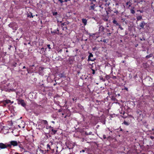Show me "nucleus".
<instances>
[{"label": "nucleus", "mask_w": 154, "mask_h": 154, "mask_svg": "<svg viewBox=\"0 0 154 154\" xmlns=\"http://www.w3.org/2000/svg\"><path fill=\"white\" fill-rule=\"evenodd\" d=\"M15 154H19L17 152H16L15 153Z\"/></svg>", "instance_id": "64"}, {"label": "nucleus", "mask_w": 154, "mask_h": 154, "mask_svg": "<svg viewBox=\"0 0 154 154\" xmlns=\"http://www.w3.org/2000/svg\"><path fill=\"white\" fill-rule=\"evenodd\" d=\"M141 116H138V117L137 118V119H140V120L141 121L142 120V119L141 118Z\"/></svg>", "instance_id": "47"}, {"label": "nucleus", "mask_w": 154, "mask_h": 154, "mask_svg": "<svg viewBox=\"0 0 154 154\" xmlns=\"http://www.w3.org/2000/svg\"><path fill=\"white\" fill-rule=\"evenodd\" d=\"M57 14V12H54L53 13V14L54 16L56 15Z\"/></svg>", "instance_id": "33"}, {"label": "nucleus", "mask_w": 154, "mask_h": 154, "mask_svg": "<svg viewBox=\"0 0 154 154\" xmlns=\"http://www.w3.org/2000/svg\"><path fill=\"white\" fill-rule=\"evenodd\" d=\"M122 116V117H123L124 119H125V118H126L127 117V116H125H125Z\"/></svg>", "instance_id": "60"}, {"label": "nucleus", "mask_w": 154, "mask_h": 154, "mask_svg": "<svg viewBox=\"0 0 154 154\" xmlns=\"http://www.w3.org/2000/svg\"><path fill=\"white\" fill-rule=\"evenodd\" d=\"M85 134L86 135H94V134H92V132H90L89 133H88L86 132H85Z\"/></svg>", "instance_id": "22"}, {"label": "nucleus", "mask_w": 154, "mask_h": 154, "mask_svg": "<svg viewBox=\"0 0 154 154\" xmlns=\"http://www.w3.org/2000/svg\"><path fill=\"white\" fill-rule=\"evenodd\" d=\"M72 100L73 101H76L77 99L75 98V97L73 98L72 99Z\"/></svg>", "instance_id": "41"}, {"label": "nucleus", "mask_w": 154, "mask_h": 154, "mask_svg": "<svg viewBox=\"0 0 154 154\" xmlns=\"http://www.w3.org/2000/svg\"><path fill=\"white\" fill-rule=\"evenodd\" d=\"M8 147V146H7V145H6L3 143H0V148L4 149L7 148Z\"/></svg>", "instance_id": "8"}, {"label": "nucleus", "mask_w": 154, "mask_h": 154, "mask_svg": "<svg viewBox=\"0 0 154 154\" xmlns=\"http://www.w3.org/2000/svg\"><path fill=\"white\" fill-rule=\"evenodd\" d=\"M47 146L48 148H49V149H51V148L50 145L49 144H48Z\"/></svg>", "instance_id": "40"}, {"label": "nucleus", "mask_w": 154, "mask_h": 154, "mask_svg": "<svg viewBox=\"0 0 154 154\" xmlns=\"http://www.w3.org/2000/svg\"><path fill=\"white\" fill-rule=\"evenodd\" d=\"M15 25V23H11L8 25V26L9 27L13 28L14 26Z\"/></svg>", "instance_id": "15"}, {"label": "nucleus", "mask_w": 154, "mask_h": 154, "mask_svg": "<svg viewBox=\"0 0 154 154\" xmlns=\"http://www.w3.org/2000/svg\"><path fill=\"white\" fill-rule=\"evenodd\" d=\"M99 7L100 8L102 9H103V7L102 6V5H100L99 6Z\"/></svg>", "instance_id": "48"}, {"label": "nucleus", "mask_w": 154, "mask_h": 154, "mask_svg": "<svg viewBox=\"0 0 154 154\" xmlns=\"http://www.w3.org/2000/svg\"><path fill=\"white\" fill-rule=\"evenodd\" d=\"M103 138L104 139H106V136L105 134H103Z\"/></svg>", "instance_id": "39"}, {"label": "nucleus", "mask_w": 154, "mask_h": 154, "mask_svg": "<svg viewBox=\"0 0 154 154\" xmlns=\"http://www.w3.org/2000/svg\"><path fill=\"white\" fill-rule=\"evenodd\" d=\"M10 85V84L9 83L8 85H5L3 88V90L6 92H8L11 91H14V89L11 88Z\"/></svg>", "instance_id": "2"}, {"label": "nucleus", "mask_w": 154, "mask_h": 154, "mask_svg": "<svg viewBox=\"0 0 154 154\" xmlns=\"http://www.w3.org/2000/svg\"><path fill=\"white\" fill-rule=\"evenodd\" d=\"M33 66H34V65H30L29 66V69L32 70V71H33V70H32V69H33Z\"/></svg>", "instance_id": "26"}, {"label": "nucleus", "mask_w": 154, "mask_h": 154, "mask_svg": "<svg viewBox=\"0 0 154 154\" xmlns=\"http://www.w3.org/2000/svg\"><path fill=\"white\" fill-rule=\"evenodd\" d=\"M103 42H106V39H103Z\"/></svg>", "instance_id": "49"}, {"label": "nucleus", "mask_w": 154, "mask_h": 154, "mask_svg": "<svg viewBox=\"0 0 154 154\" xmlns=\"http://www.w3.org/2000/svg\"><path fill=\"white\" fill-rule=\"evenodd\" d=\"M146 25V23H145L144 21H142L139 24V26L140 27V29H144V26Z\"/></svg>", "instance_id": "7"}, {"label": "nucleus", "mask_w": 154, "mask_h": 154, "mask_svg": "<svg viewBox=\"0 0 154 154\" xmlns=\"http://www.w3.org/2000/svg\"><path fill=\"white\" fill-rule=\"evenodd\" d=\"M28 17H30L33 18V16L32 15V13H31L28 16Z\"/></svg>", "instance_id": "34"}, {"label": "nucleus", "mask_w": 154, "mask_h": 154, "mask_svg": "<svg viewBox=\"0 0 154 154\" xmlns=\"http://www.w3.org/2000/svg\"><path fill=\"white\" fill-rule=\"evenodd\" d=\"M66 145L69 149H72L75 145V143L72 141H67L66 142Z\"/></svg>", "instance_id": "1"}, {"label": "nucleus", "mask_w": 154, "mask_h": 154, "mask_svg": "<svg viewBox=\"0 0 154 154\" xmlns=\"http://www.w3.org/2000/svg\"><path fill=\"white\" fill-rule=\"evenodd\" d=\"M47 48H46L45 49L43 48H41L40 51V53L41 54H45V51L46 50Z\"/></svg>", "instance_id": "11"}, {"label": "nucleus", "mask_w": 154, "mask_h": 154, "mask_svg": "<svg viewBox=\"0 0 154 154\" xmlns=\"http://www.w3.org/2000/svg\"><path fill=\"white\" fill-rule=\"evenodd\" d=\"M95 5V4H93V5L90 6V7H89V10H94V9Z\"/></svg>", "instance_id": "18"}, {"label": "nucleus", "mask_w": 154, "mask_h": 154, "mask_svg": "<svg viewBox=\"0 0 154 154\" xmlns=\"http://www.w3.org/2000/svg\"><path fill=\"white\" fill-rule=\"evenodd\" d=\"M118 26H119V28H120L121 30L123 29V28L122 27H121V26L120 24Z\"/></svg>", "instance_id": "42"}, {"label": "nucleus", "mask_w": 154, "mask_h": 154, "mask_svg": "<svg viewBox=\"0 0 154 154\" xmlns=\"http://www.w3.org/2000/svg\"><path fill=\"white\" fill-rule=\"evenodd\" d=\"M78 106L79 108L81 110H83L84 109V107L79 103H78Z\"/></svg>", "instance_id": "14"}, {"label": "nucleus", "mask_w": 154, "mask_h": 154, "mask_svg": "<svg viewBox=\"0 0 154 154\" xmlns=\"http://www.w3.org/2000/svg\"><path fill=\"white\" fill-rule=\"evenodd\" d=\"M44 151L41 149H38L37 150L36 154H43Z\"/></svg>", "instance_id": "10"}, {"label": "nucleus", "mask_w": 154, "mask_h": 154, "mask_svg": "<svg viewBox=\"0 0 154 154\" xmlns=\"http://www.w3.org/2000/svg\"><path fill=\"white\" fill-rule=\"evenodd\" d=\"M93 64V63H92V64H90L89 65H90V68L91 69H92V68L93 67V66L92 65Z\"/></svg>", "instance_id": "37"}, {"label": "nucleus", "mask_w": 154, "mask_h": 154, "mask_svg": "<svg viewBox=\"0 0 154 154\" xmlns=\"http://www.w3.org/2000/svg\"><path fill=\"white\" fill-rule=\"evenodd\" d=\"M107 32H110V30L109 29H107Z\"/></svg>", "instance_id": "56"}, {"label": "nucleus", "mask_w": 154, "mask_h": 154, "mask_svg": "<svg viewBox=\"0 0 154 154\" xmlns=\"http://www.w3.org/2000/svg\"><path fill=\"white\" fill-rule=\"evenodd\" d=\"M64 25H65V24H64V23H63L62 24H61V25H62L63 26H64Z\"/></svg>", "instance_id": "61"}, {"label": "nucleus", "mask_w": 154, "mask_h": 154, "mask_svg": "<svg viewBox=\"0 0 154 154\" xmlns=\"http://www.w3.org/2000/svg\"><path fill=\"white\" fill-rule=\"evenodd\" d=\"M112 23L114 24V26H118L119 25V23H118L117 21L115 19L114 20L112 21Z\"/></svg>", "instance_id": "12"}, {"label": "nucleus", "mask_w": 154, "mask_h": 154, "mask_svg": "<svg viewBox=\"0 0 154 154\" xmlns=\"http://www.w3.org/2000/svg\"><path fill=\"white\" fill-rule=\"evenodd\" d=\"M112 11H113L114 13H116L117 14H118L119 13V12L118 11V10H116V8L113 9V10H112Z\"/></svg>", "instance_id": "17"}, {"label": "nucleus", "mask_w": 154, "mask_h": 154, "mask_svg": "<svg viewBox=\"0 0 154 154\" xmlns=\"http://www.w3.org/2000/svg\"><path fill=\"white\" fill-rule=\"evenodd\" d=\"M14 103L13 101H11V102H10V103H11V104H12V103Z\"/></svg>", "instance_id": "59"}, {"label": "nucleus", "mask_w": 154, "mask_h": 154, "mask_svg": "<svg viewBox=\"0 0 154 154\" xmlns=\"http://www.w3.org/2000/svg\"><path fill=\"white\" fill-rule=\"evenodd\" d=\"M62 111V110L61 109H60L58 110V112H60Z\"/></svg>", "instance_id": "58"}, {"label": "nucleus", "mask_w": 154, "mask_h": 154, "mask_svg": "<svg viewBox=\"0 0 154 154\" xmlns=\"http://www.w3.org/2000/svg\"><path fill=\"white\" fill-rule=\"evenodd\" d=\"M91 70L92 71V74H94L95 73V70L93 69H92Z\"/></svg>", "instance_id": "32"}, {"label": "nucleus", "mask_w": 154, "mask_h": 154, "mask_svg": "<svg viewBox=\"0 0 154 154\" xmlns=\"http://www.w3.org/2000/svg\"><path fill=\"white\" fill-rule=\"evenodd\" d=\"M106 3L105 4V5L106 7H107L109 6V5L110 4V3L109 1L108 2L107 0H106Z\"/></svg>", "instance_id": "20"}, {"label": "nucleus", "mask_w": 154, "mask_h": 154, "mask_svg": "<svg viewBox=\"0 0 154 154\" xmlns=\"http://www.w3.org/2000/svg\"><path fill=\"white\" fill-rule=\"evenodd\" d=\"M105 29L104 27L102 25L100 26L99 29V33H100L103 32Z\"/></svg>", "instance_id": "9"}, {"label": "nucleus", "mask_w": 154, "mask_h": 154, "mask_svg": "<svg viewBox=\"0 0 154 154\" xmlns=\"http://www.w3.org/2000/svg\"><path fill=\"white\" fill-rule=\"evenodd\" d=\"M70 0H64V2H67L68 1H70Z\"/></svg>", "instance_id": "55"}, {"label": "nucleus", "mask_w": 154, "mask_h": 154, "mask_svg": "<svg viewBox=\"0 0 154 154\" xmlns=\"http://www.w3.org/2000/svg\"><path fill=\"white\" fill-rule=\"evenodd\" d=\"M48 128L49 129V131L50 132H52L51 134H55L57 132V130L54 129L53 128L51 127V126L48 127Z\"/></svg>", "instance_id": "5"}, {"label": "nucleus", "mask_w": 154, "mask_h": 154, "mask_svg": "<svg viewBox=\"0 0 154 154\" xmlns=\"http://www.w3.org/2000/svg\"><path fill=\"white\" fill-rule=\"evenodd\" d=\"M4 102L6 104H8L10 103V102H11V101L9 100H4Z\"/></svg>", "instance_id": "21"}, {"label": "nucleus", "mask_w": 154, "mask_h": 154, "mask_svg": "<svg viewBox=\"0 0 154 154\" xmlns=\"http://www.w3.org/2000/svg\"><path fill=\"white\" fill-rule=\"evenodd\" d=\"M42 123L45 125H46L48 124V122L46 120H42Z\"/></svg>", "instance_id": "24"}, {"label": "nucleus", "mask_w": 154, "mask_h": 154, "mask_svg": "<svg viewBox=\"0 0 154 154\" xmlns=\"http://www.w3.org/2000/svg\"><path fill=\"white\" fill-rule=\"evenodd\" d=\"M124 90H125L128 91V88H127L125 87L124 88Z\"/></svg>", "instance_id": "52"}, {"label": "nucleus", "mask_w": 154, "mask_h": 154, "mask_svg": "<svg viewBox=\"0 0 154 154\" xmlns=\"http://www.w3.org/2000/svg\"><path fill=\"white\" fill-rule=\"evenodd\" d=\"M150 138L152 140H153L154 139V137L153 136H151L150 137Z\"/></svg>", "instance_id": "43"}, {"label": "nucleus", "mask_w": 154, "mask_h": 154, "mask_svg": "<svg viewBox=\"0 0 154 154\" xmlns=\"http://www.w3.org/2000/svg\"><path fill=\"white\" fill-rule=\"evenodd\" d=\"M143 1L142 0H140L139 1H138V2H137V3H140V2H142Z\"/></svg>", "instance_id": "50"}, {"label": "nucleus", "mask_w": 154, "mask_h": 154, "mask_svg": "<svg viewBox=\"0 0 154 154\" xmlns=\"http://www.w3.org/2000/svg\"><path fill=\"white\" fill-rule=\"evenodd\" d=\"M60 2V3H63V2H64V1L62 0H58Z\"/></svg>", "instance_id": "44"}, {"label": "nucleus", "mask_w": 154, "mask_h": 154, "mask_svg": "<svg viewBox=\"0 0 154 154\" xmlns=\"http://www.w3.org/2000/svg\"><path fill=\"white\" fill-rule=\"evenodd\" d=\"M123 124L126 125H129L128 123L126 122V121H124L123 122Z\"/></svg>", "instance_id": "28"}, {"label": "nucleus", "mask_w": 154, "mask_h": 154, "mask_svg": "<svg viewBox=\"0 0 154 154\" xmlns=\"http://www.w3.org/2000/svg\"><path fill=\"white\" fill-rule=\"evenodd\" d=\"M112 78L114 79H116V76H113Z\"/></svg>", "instance_id": "45"}, {"label": "nucleus", "mask_w": 154, "mask_h": 154, "mask_svg": "<svg viewBox=\"0 0 154 154\" xmlns=\"http://www.w3.org/2000/svg\"><path fill=\"white\" fill-rule=\"evenodd\" d=\"M25 68H26V69H27V71L28 72V73H29V69H28V68H26L25 66H24L23 67V69H25Z\"/></svg>", "instance_id": "30"}, {"label": "nucleus", "mask_w": 154, "mask_h": 154, "mask_svg": "<svg viewBox=\"0 0 154 154\" xmlns=\"http://www.w3.org/2000/svg\"><path fill=\"white\" fill-rule=\"evenodd\" d=\"M88 149L87 148H85L84 149H82V151H80V152H85L86 150H87Z\"/></svg>", "instance_id": "27"}, {"label": "nucleus", "mask_w": 154, "mask_h": 154, "mask_svg": "<svg viewBox=\"0 0 154 154\" xmlns=\"http://www.w3.org/2000/svg\"><path fill=\"white\" fill-rule=\"evenodd\" d=\"M16 64H17V63H15L14 64H13V65L14 66H16Z\"/></svg>", "instance_id": "54"}, {"label": "nucleus", "mask_w": 154, "mask_h": 154, "mask_svg": "<svg viewBox=\"0 0 154 154\" xmlns=\"http://www.w3.org/2000/svg\"><path fill=\"white\" fill-rule=\"evenodd\" d=\"M65 28L66 29H67V27H66V26H64V27H63V30L64 29V28Z\"/></svg>", "instance_id": "53"}, {"label": "nucleus", "mask_w": 154, "mask_h": 154, "mask_svg": "<svg viewBox=\"0 0 154 154\" xmlns=\"http://www.w3.org/2000/svg\"><path fill=\"white\" fill-rule=\"evenodd\" d=\"M153 54H150L149 55L146 56V59H148L149 58L152 57Z\"/></svg>", "instance_id": "23"}, {"label": "nucleus", "mask_w": 154, "mask_h": 154, "mask_svg": "<svg viewBox=\"0 0 154 154\" xmlns=\"http://www.w3.org/2000/svg\"><path fill=\"white\" fill-rule=\"evenodd\" d=\"M47 46L48 47V49H51V48L50 47V45L49 44H48L47 45Z\"/></svg>", "instance_id": "35"}, {"label": "nucleus", "mask_w": 154, "mask_h": 154, "mask_svg": "<svg viewBox=\"0 0 154 154\" xmlns=\"http://www.w3.org/2000/svg\"><path fill=\"white\" fill-rule=\"evenodd\" d=\"M18 145V143L16 141L13 140L10 142V143L7 145V146L11 148L12 146H17Z\"/></svg>", "instance_id": "4"}, {"label": "nucleus", "mask_w": 154, "mask_h": 154, "mask_svg": "<svg viewBox=\"0 0 154 154\" xmlns=\"http://www.w3.org/2000/svg\"><path fill=\"white\" fill-rule=\"evenodd\" d=\"M17 103L23 107H25L26 105L24 100L21 99L17 100Z\"/></svg>", "instance_id": "3"}, {"label": "nucleus", "mask_w": 154, "mask_h": 154, "mask_svg": "<svg viewBox=\"0 0 154 154\" xmlns=\"http://www.w3.org/2000/svg\"><path fill=\"white\" fill-rule=\"evenodd\" d=\"M137 21H139L141 20L142 19V16L141 15L138 16L137 17Z\"/></svg>", "instance_id": "19"}, {"label": "nucleus", "mask_w": 154, "mask_h": 154, "mask_svg": "<svg viewBox=\"0 0 154 154\" xmlns=\"http://www.w3.org/2000/svg\"><path fill=\"white\" fill-rule=\"evenodd\" d=\"M87 34L89 35H90V37L92 36L93 35H94L96 34L95 33H88V32H87Z\"/></svg>", "instance_id": "25"}, {"label": "nucleus", "mask_w": 154, "mask_h": 154, "mask_svg": "<svg viewBox=\"0 0 154 154\" xmlns=\"http://www.w3.org/2000/svg\"><path fill=\"white\" fill-rule=\"evenodd\" d=\"M66 52L67 53L68 52H69L67 50H66Z\"/></svg>", "instance_id": "63"}, {"label": "nucleus", "mask_w": 154, "mask_h": 154, "mask_svg": "<svg viewBox=\"0 0 154 154\" xmlns=\"http://www.w3.org/2000/svg\"><path fill=\"white\" fill-rule=\"evenodd\" d=\"M51 33L54 34H58V33H57L56 32V31H51Z\"/></svg>", "instance_id": "31"}, {"label": "nucleus", "mask_w": 154, "mask_h": 154, "mask_svg": "<svg viewBox=\"0 0 154 154\" xmlns=\"http://www.w3.org/2000/svg\"><path fill=\"white\" fill-rule=\"evenodd\" d=\"M108 17L106 16H103L102 18V19L105 21H107L108 20Z\"/></svg>", "instance_id": "16"}, {"label": "nucleus", "mask_w": 154, "mask_h": 154, "mask_svg": "<svg viewBox=\"0 0 154 154\" xmlns=\"http://www.w3.org/2000/svg\"><path fill=\"white\" fill-rule=\"evenodd\" d=\"M96 48L95 47H94L92 48V50L93 51H94L96 49Z\"/></svg>", "instance_id": "51"}, {"label": "nucleus", "mask_w": 154, "mask_h": 154, "mask_svg": "<svg viewBox=\"0 0 154 154\" xmlns=\"http://www.w3.org/2000/svg\"><path fill=\"white\" fill-rule=\"evenodd\" d=\"M9 122L10 125L11 126H12L13 125L12 122L11 121Z\"/></svg>", "instance_id": "36"}, {"label": "nucleus", "mask_w": 154, "mask_h": 154, "mask_svg": "<svg viewBox=\"0 0 154 154\" xmlns=\"http://www.w3.org/2000/svg\"><path fill=\"white\" fill-rule=\"evenodd\" d=\"M87 20L86 19L83 18L82 19V21L84 26H85L87 25Z\"/></svg>", "instance_id": "13"}, {"label": "nucleus", "mask_w": 154, "mask_h": 154, "mask_svg": "<svg viewBox=\"0 0 154 154\" xmlns=\"http://www.w3.org/2000/svg\"><path fill=\"white\" fill-rule=\"evenodd\" d=\"M107 35L108 36H110L111 35V33H107Z\"/></svg>", "instance_id": "46"}, {"label": "nucleus", "mask_w": 154, "mask_h": 154, "mask_svg": "<svg viewBox=\"0 0 154 154\" xmlns=\"http://www.w3.org/2000/svg\"><path fill=\"white\" fill-rule=\"evenodd\" d=\"M125 60H123V61H122V63H125Z\"/></svg>", "instance_id": "62"}, {"label": "nucleus", "mask_w": 154, "mask_h": 154, "mask_svg": "<svg viewBox=\"0 0 154 154\" xmlns=\"http://www.w3.org/2000/svg\"><path fill=\"white\" fill-rule=\"evenodd\" d=\"M131 3V2L130 1L127 2L126 3V5H128L129 4Z\"/></svg>", "instance_id": "38"}, {"label": "nucleus", "mask_w": 154, "mask_h": 154, "mask_svg": "<svg viewBox=\"0 0 154 154\" xmlns=\"http://www.w3.org/2000/svg\"><path fill=\"white\" fill-rule=\"evenodd\" d=\"M93 55L91 53H90L88 57V61H94L95 59L93 57Z\"/></svg>", "instance_id": "6"}, {"label": "nucleus", "mask_w": 154, "mask_h": 154, "mask_svg": "<svg viewBox=\"0 0 154 154\" xmlns=\"http://www.w3.org/2000/svg\"><path fill=\"white\" fill-rule=\"evenodd\" d=\"M131 13L132 14H134L135 13V11L133 9H131Z\"/></svg>", "instance_id": "29"}, {"label": "nucleus", "mask_w": 154, "mask_h": 154, "mask_svg": "<svg viewBox=\"0 0 154 154\" xmlns=\"http://www.w3.org/2000/svg\"><path fill=\"white\" fill-rule=\"evenodd\" d=\"M91 5H93V4H94L93 2H91Z\"/></svg>", "instance_id": "57"}]
</instances>
